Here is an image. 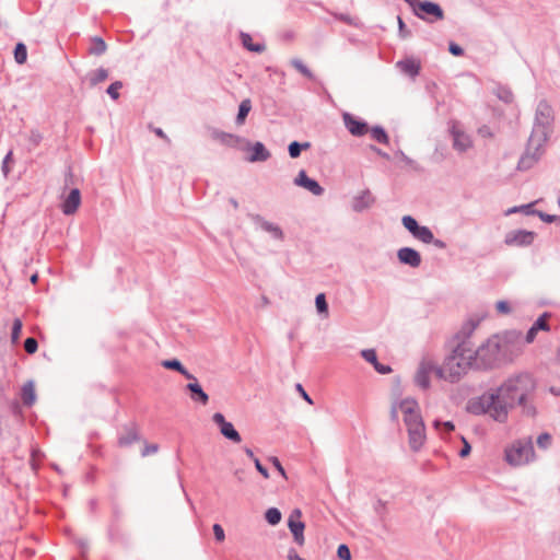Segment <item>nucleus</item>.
<instances>
[{
  "mask_svg": "<svg viewBox=\"0 0 560 560\" xmlns=\"http://www.w3.org/2000/svg\"><path fill=\"white\" fill-rule=\"evenodd\" d=\"M537 381L529 372L510 375L500 386L490 388L481 396L468 400L466 410L475 416L489 415L494 421H508L510 410L521 408L523 416L535 418L534 398Z\"/></svg>",
  "mask_w": 560,
  "mask_h": 560,
  "instance_id": "1",
  "label": "nucleus"
},
{
  "mask_svg": "<svg viewBox=\"0 0 560 560\" xmlns=\"http://www.w3.org/2000/svg\"><path fill=\"white\" fill-rule=\"evenodd\" d=\"M472 366H475L472 350L466 348L465 342H458L453 351L444 359L443 364L436 368L435 372L440 378L455 383Z\"/></svg>",
  "mask_w": 560,
  "mask_h": 560,
  "instance_id": "2",
  "label": "nucleus"
},
{
  "mask_svg": "<svg viewBox=\"0 0 560 560\" xmlns=\"http://www.w3.org/2000/svg\"><path fill=\"white\" fill-rule=\"evenodd\" d=\"M509 352L510 346L506 342H501L495 336L489 338L477 350L472 351L475 368L479 370L499 368L511 360Z\"/></svg>",
  "mask_w": 560,
  "mask_h": 560,
  "instance_id": "3",
  "label": "nucleus"
},
{
  "mask_svg": "<svg viewBox=\"0 0 560 560\" xmlns=\"http://www.w3.org/2000/svg\"><path fill=\"white\" fill-rule=\"evenodd\" d=\"M418 402L412 398L400 401L404 412V422L407 427L409 446L413 452L420 451L425 441V425L421 415L417 411Z\"/></svg>",
  "mask_w": 560,
  "mask_h": 560,
  "instance_id": "4",
  "label": "nucleus"
},
{
  "mask_svg": "<svg viewBox=\"0 0 560 560\" xmlns=\"http://www.w3.org/2000/svg\"><path fill=\"white\" fill-rule=\"evenodd\" d=\"M553 119V110L549 103L546 100L539 101L535 113L534 127L529 136L532 144L538 141V145H544L547 142Z\"/></svg>",
  "mask_w": 560,
  "mask_h": 560,
  "instance_id": "5",
  "label": "nucleus"
},
{
  "mask_svg": "<svg viewBox=\"0 0 560 560\" xmlns=\"http://www.w3.org/2000/svg\"><path fill=\"white\" fill-rule=\"evenodd\" d=\"M535 457L532 439L517 440L505 450V460L512 466L528 464Z\"/></svg>",
  "mask_w": 560,
  "mask_h": 560,
  "instance_id": "6",
  "label": "nucleus"
},
{
  "mask_svg": "<svg viewBox=\"0 0 560 560\" xmlns=\"http://www.w3.org/2000/svg\"><path fill=\"white\" fill-rule=\"evenodd\" d=\"M411 10L418 19L428 23H434L444 19L442 7L430 0H418Z\"/></svg>",
  "mask_w": 560,
  "mask_h": 560,
  "instance_id": "7",
  "label": "nucleus"
},
{
  "mask_svg": "<svg viewBox=\"0 0 560 560\" xmlns=\"http://www.w3.org/2000/svg\"><path fill=\"white\" fill-rule=\"evenodd\" d=\"M536 236L537 234L534 231L513 230L505 234L504 244L515 247H528L534 243Z\"/></svg>",
  "mask_w": 560,
  "mask_h": 560,
  "instance_id": "8",
  "label": "nucleus"
},
{
  "mask_svg": "<svg viewBox=\"0 0 560 560\" xmlns=\"http://www.w3.org/2000/svg\"><path fill=\"white\" fill-rule=\"evenodd\" d=\"M542 147L544 145H538V141L536 143L532 144L530 137H529L527 145H526V150L522 154L521 159L518 160L517 170L518 171H527V170L532 168L535 165V163H537L538 160L540 159V156L542 154V151H541Z\"/></svg>",
  "mask_w": 560,
  "mask_h": 560,
  "instance_id": "9",
  "label": "nucleus"
},
{
  "mask_svg": "<svg viewBox=\"0 0 560 560\" xmlns=\"http://www.w3.org/2000/svg\"><path fill=\"white\" fill-rule=\"evenodd\" d=\"M341 117L346 129L351 136L360 138L369 132L370 126L366 120L348 112L342 113Z\"/></svg>",
  "mask_w": 560,
  "mask_h": 560,
  "instance_id": "10",
  "label": "nucleus"
},
{
  "mask_svg": "<svg viewBox=\"0 0 560 560\" xmlns=\"http://www.w3.org/2000/svg\"><path fill=\"white\" fill-rule=\"evenodd\" d=\"M212 421L218 425L220 433L233 443H241L242 436L235 429L234 424L228 421L223 413L215 412L212 416Z\"/></svg>",
  "mask_w": 560,
  "mask_h": 560,
  "instance_id": "11",
  "label": "nucleus"
},
{
  "mask_svg": "<svg viewBox=\"0 0 560 560\" xmlns=\"http://www.w3.org/2000/svg\"><path fill=\"white\" fill-rule=\"evenodd\" d=\"M302 512L299 509H294L289 518L288 527L293 536V540L299 545L303 546L305 542L304 529L305 524L301 521Z\"/></svg>",
  "mask_w": 560,
  "mask_h": 560,
  "instance_id": "12",
  "label": "nucleus"
},
{
  "mask_svg": "<svg viewBox=\"0 0 560 560\" xmlns=\"http://www.w3.org/2000/svg\"><path fill=\"white\" fill-rule=\"evenodd\" d=\"M242 151L249 152V155L246 158V160L250 163L265 162L271 156L270 151L260 141L252 143L249 140L246 139L244 148H242Z\"/></svg>",
  "mask_w": 560,
  "mask_h": 560,
  "instance_id": "13",
  "label": "nucleus"
},
{
  "mask_svg": "<svg viewBox=\"0 0 560 560\" xmlns=\"http://www.w3.org/2000/svg\"><path fill=\"white\" fill-rule=\"evenodd\" d=\"M294 185L302 187L314 196H322L325 191L324 187L315 179L307 175L306 171L301 170L293 180Z\"/></svg>",
  "mask_w": 560,
  "mask_h": 560,
  "instance_id": "14",
  "label": "nucleus"
},
{
  "mask_svg": "<svg viewBox=\"0 0 560 560\" xmlns=\"http://www.w3.org/2000/svg\"><path fill=\"white\" fill-rule=\"evenodd\" d=\"M397 259L401 265L411 268H418L421 265L422 258L420 253L412 247H401L397 250Z\"/></svg>",
  "mask_w": 560,
  "mask_h": 560,
  "instance_id": "15",
  "label": "nucleus"
},
{
  "mask_svg": "<svg viewBox=\"0 0 560 560\" xmlns=\"http://www.w3.org/2000/svg\"><path fill=\"white\" fill-rule=\"evenodd\" d=\"M81 205V191L79 188H72L61 202V211L65 215L74 214Z\"/></svg>",
  "mask_w": 560,
  "mask_h": 560,
  "instance_id": "16",
  "label": "nucleus"
},
{
  "mask_svg": "<svg viewBox=\"0 0 560 560\" xmlns=\"http://www.w3.org/2000/svg\"><path fill=\"white\" fill-rule=\"evenodd\" d=\"M395 67L405 75L415 79L420 74L421 71V62L415 57H406L404 59L398 60L395 63Z\"/></svg>",
  "mask_w": 560,
  "mask_h": 560,
  "instance_id": "17",
  "label": "nucleus"
},
{
  "mask_svg": "<svg viewBox=\"0 0 560 560\" xmlns=\"http://www.w3.org/2000/svg\"><path fill=\"white\" fill-rule=\"evenodd\" d=\"M140 439L141 436L139 434L137 424L135 422H129L122 427L121 432L119 433L118 445L121 447H127L135 442L140 441Z\"/></svg>",
  "mask_w": 560,
  "mask_h": 560,
  "instance_id": "18",
  "label": "nucleus"
},
{
  "mask_svg": "<svg viewBox=\"0 0 560 560\" xmlns=\"http://www.w3.org/2000/svg\"><path fill=\"white\" fill-rule=\"evenodd\" d=\"M212 137H213V139L220 141L221 144L229 147V148L238 149V150H242V148H244V143L246 141V138H244V137L224 132L221 130H214L212 132Z\"/></svg>",
  "mask_w": 560,
  "mask_h": 560,
  "instance_id": "19",
  "label": "nucleus"
},
{
  "mask_svg": "<svg viewBox=\"0 0 560 560\" xmlns=\"http://www.w3.org/2000/svg\"><path fill=\"white\" fill-rule=\"evenodd\" d=\"M252 220L254 221L255 224L259 225L261 230L269 233L272 236V238L279 241H282L284 238L282 229L279 225L265 220L260 214H253Z\"/></svg>",
  "mask_w": 560,
  "mask_h": 560,
  "instance_id": "20",
  "label": "nucleus"
},
{
  "mask_svg": "<svg viewBox=\"0 0 560 560\" xmlns=\"http://www.w3.org/2000/svg\"><path fill=\"white\" fill-rule=\"evenodd\" d=\"M481 318L479 317H469L460 327L458 332L455 335V338L458 340V342H465L466 348H468V341L467 339L472 335L475 329L480 324Z\"/></svg>",
  "mask_w": 560,
  "mask_h": 560,
  "instance_id": "21",
  "label": "nucleus"
},
{
  "mask_svg": "<svg viewBox=\"0 0 560 560\" xmlns=\"http://www.w3.org/2000/svg\"><path fill=\"white\" fill-rule=\"evenodd\" d=\"M185 389L188 392L189 397L192 401L199 402L203 406L209 402V395L203 390L198 380H195V382H189L185 386Z\"/></svg>",
  "mask_w": 560,
  "mask_h": 560,
  "instance_id": "22",
  "label": "nucleus"
},
{
  "mask_svg": "<svg viewBox=\"0 0 560 560\" xmlns=\"http://www.w3.org/2000/svg\"><path fill=\"white\" fill-rule=\"evenodd\" d=\"M375 202V198L371 194L370 189L362 190L358 196L352 199V209L355 212H363L369 209Z\"/></svg>",
  "mask_w": 560,
  "mask_h": 560,
  "instance_id": "23",
  "label": "nucleus"
},
{
  "mask_svg": "<svg viewBox=\"0 0 560 560\" xmlns=\"http://www.w3.org/2000/svg\"><path fill=\"white\" fill-rule=\"evenodd\" d=\"M361 357L366 362L371 363L377 373L385 375V374H389L392 372V368L388 364H383V363L378 362L375 349L362 350Z\"/></svg>",
  "mask_w": 560,
  "mask_h": 560,
  "instance_id": "24",
  "label": "nucleus"
},
{
  "mask_svg": "<svg viewBox=\"0 0 560 560\" xmlns=\"http://www.w3.org/2000/svg\"><path fill=\"white\" fill-rule=\"evenodd\" d=\"M238 37L242 47L250 52L262 54L266 50V44L264 42L254 43L252 35L247 32L240 31Z\"/></svg>",
  "mask_w": 560,
  "mask_h": 560,
  "instance_id": "25",
  "label": "nucleus"
},
{
  "mask_svg": "<svg viewBox=\"0 0 560 560\" xmlns=\"http://www.w3.org/2000/svg\"><path fill=\"white\" fill-rule=\"evenodd\" d=\"M548 316H549L548 313H544L534 322L532 327L526 332V336H525L526 342H528V343L533 342L539 330H546V331L549 330V325L547 323Z\"/></svg>",
  "mask_w": 560,
  "mask_h": 560,
  "instance_id": "26",
  "label": "nucleus"
},
{
  "mask_svg": "<svg viewBox=\"0 0 560 560\" xmlns=\"http://www.w3.org/2000/svg\"><path fill=\"white\" fill-rule=\"evenodd\" d=\"M433 370V365L422 362L416 373L415 382L422 389L430 387V373Z\"/></svg>",
  "mask_w": 560,
  "mask_h": 560,
  "instance_id": "27",
  "label": "nucleus"
},
{
  "mask_svg": "<svg viewBox=\"0 0 560 560\" xmlns=\"http://www.w3.org/2000/svg\"><path fill=\"white\" fill-rule=\"evenodd\" d=\"M21 399L26 407H32L36 401V393L33 381L26 382L21 389Z\"/></svg>",
  "mask_w": 560,
  "mask_h": 560,
  "instance_id": "28",
  "label": "nucleus"
},
{
  "mask_svg": "<svg viewBox=\"0 0 560 560\" xmlns=\"http://www.w3.org/2000/svg\"><path fill=\"white\" fill-rule=\"evenodd\" d=\"M492 93L505 104H512L514 101V94L508 85L497 83Z\"/></svg>",
  "mask_w": 560,
  "mask_h": 560,
  "instance_id": "29",
  "label": "nucleus"
},
{
  "mask_svg": "<svg viewBox=\"0 0 560 560\" xmlns=\"http://www.w3.org/2000/svg\"><path fill=\"white\" fill-rule=\"evenodd\" d=\"M453 147L459 152H465L470 147V141L463 132L453 130Z\"/></svg>",
  "mask_w": 560,
  "mask_h": 560,
  "instance_id": "30",
  "label": "nucleus"
},
{
  "mask_svg": "<svg viewBox=\"0 0 560 560\" xmlns=\"http://www.w3.org/2000/svg\"><path fill=\"white\" fill-rule=\"evenodd\" d=\"M250 109H252V102L249 98H245L240 103L237 115L235 118V124L237 126L244 125Z\"/></svg>",
  "mask_w": 560,
  "mask_h": 560,
  "instance_id": "31",
  "label": "nucleus"
},
{
  "mask_svg": "<svg viewBox=\"0 0 560 560\" xmlns=\"http://www.w3.org/2000/svg\"><path fill=\"white\" fill-rule=\"evenodd\" d=\"M369 132L371 133V137L373 140L381 144H388L389 143V136L384 127L376 125L370 128Z\"/></svg>",
  "mask_w": 560,
  "mask_h": 560,
  "instance_id": "32",
  "label": "nucleus"
},
{
  "mask_svg": "<svg viewBox=\"0 0 560 560\" xmlns=\"http://www.w3.org/2000/svg\"><path fill=\"white\" fill-rule=\"evenodd\" d=\"M311 142H299V141H292L288 145V153L291 159H298L300 158L303 150H308L311 148Z\"/></svg>",
  "mask_w": 560,
  "mask_h": 560,
  "instance_id": "33",
  "label": "nucleus"
},
{
  "mask_svg": "<svg viewBox=\"0 0 560 560\" xmlns=\"http://www.w3.org/2000/svg\"><path fill=\"white\" fill-rule=\"evenodd\" d=\"M108 78V70L101 67L88 73V80L91 86H96L98 83Z\"/></svg>",
  "mask_w": 560,
  "mask_h": 560,
  "instance_id": "34",
  "label": "nucleus"
},
{
  "mask_svg": "<svg viewBox=\"0 0 560 560\" xmlns=\"http://www.w3.org/2000/svg\"><path fill=\"white\" fill-rule=\"evenodd\" d=\"M107 49V44L101 36H94L91 39V46L89 48V52L94 56H101L105 54Z\"/></svg>",
  "mask_w": 560,
  "mask_h": 560,
  "instance_id": "35",
  "label": "nucleus"
},
{
  "mask_svg": "<svg viewBox=\"0 0 560 560\" xmlns=\"http://www.w3.org/2000/svg\"><path fill=\"white\" fill-rule=\"evenodd\" d=\"M412 236L424 244H431L433 232L425 225H420Z\"/></svg>",
  "mask_w": 560,
  "mask_h": 560,
  "instance_id": "36",
  "label": "nucleus"
},
{
  "mask_svg": "<svg viewBox=\"0 0 560 560\" xmlns=\"http://www.w3.org/2000/svg\"><path fill=\"white\" fill-rule=\"evenodd\" d=\"M281 518L282 514L278 508H269L265 512V520L271 526L278 525Z\"/></svg>",
  "mask_w": 560,
  "mask_h": 560,
  "instance_id": "37",
  "label": "nucleus"
},
{
  "mask_svg": "<svg viewBox=\"0 0 560 560\" xmlns=\"http://www.w3.org/2000/svg\"><path fill=\"white\" fill-rule=\"evenodd\" d=\"M14 60L18 65H23L27 59V47L24 43L20 42L15 45L14 50Z\"/></svg>",
  "mask_w": 560,
  "mask_h": 560,
  "instance_id": "38",
  "label": "nucleus"
},
{
  "mask_svg": "<svg viewBox=\"0 0 560 560\" xmlns=\"http://www.w3.org/2000/svg\"><path fill=\"white\" fill-rule=\"evenodd\" d=\"M316 311L320 316L327 317L329 314L328 303L325 293H318L315 298Z\"/></svg>",
  "mask_w": 560,
  "mask_h": 560,
  "instance_id": "39",
  "label": "nucleus"
},
{
  "mask_svg": "<svg viewBox=\"0 0 560 560\" xmlns=\"http://www.w3.org/2000/svg\"><path fill=\"white\" fill-rule=\"evenodd\" d=\"M291 65L307 79L315 80L314 73L306 67V65H304V62L301 59H292Z\"/></svg>",
  "mask_w": 560,
  "mask_h": 560,
  "instance_id": "40",
  "label": "nucleus"
},
{
  "mask_svg": "<svg viewBox=\"0 0 560 560\" xmlns=\"http://www.w3.org/2000/svg\"><path fill=\"white\" fill-rule=\"evenodd\" d=\"M433 427L441 434L451 433L455 430V424L452 421H441L439 419L433 421Z\"/></svg>",
  "mask_w": 560,
  "mask_h": 560,
  "instance_id": "41",
  "label": "nucleus"
},
{
  "mask_svg": "<svg viewBox=\"0 0 560 560\" xmlns=\"http://www.w3.org/2000/svg\"><path fill=\"white\" fill-rule=\"evenodd\" d=\"M23 323L20 318H14L11 327V342L18 343L22 332Z\"/></svg>",
  "mask_w": 560,
  "mask_h": 560,
  "instance_id": "42",
  "label": "nucleus"
},
{
  "mask_svg": "<svg viewBox=\"0 0 560 560\" xmlns=\"http://www.w3.org/2000/svg\"><path fill=\"white\" fill-rule=\"evenodd\" d=\"M402 226L412 235L420 226L419 222L412 215L401 218Z\"/></svg>",
  "mask_w": 560,
  "mask_h": 560,
  "instance_id": "43",
  "label": "nucleus"
},
{
  "mask_svg": "<svg viewBox=\"0 0 560 560\" xmlns=\"http://www.w3.org/2000/svg\"><path fill=\"white\" fill-rule=\"evenodd\" d=\"M161 365L166 369V370H172V371H176L178 372L179 374L182 373V371L185 369V366L183 365V363L176 359V358H173V359H167V360H163Z\"/></svg>",
  "mask_w": 560,
  "mask_h": 560,
  "instance_id": "44",
  "label": "nucleus"
},
{
  "mask_svg": "<svg viewBox=\"0 0 560 560\" xmlns=\"http://www.w3.org/2000/svg\"><path fill=\"white\" fill-rule=\"evenodd\" d=\"M533 206H534V203H527V205H522V206H514V207L510 208L505 212V214L509 215V214L516 213V212H523L526 215H534L536 209H534Z\"/></svg>",
  "mask_w": 560,
  "mask_h": 560,
  "instance_id": "45",
  "label": "nucleus"
},
{
  "mask_svg": "<svg viewBox=\"0 0 560 560\" xmlns=\"http://www.w3.org/2000/svg\"><path fill=\"white\" fill-rule=\"evenodd\" d=\"M13 151L10 150L3 158L2 164H1V172L4 177H8L11 173V166L10 164L13 163Z\"/></svg>",
  "mask_w": 560,
  "mask_h": 560,
  "instance_id": "46",
  "label": "nucleus"
},
{
  "mask_svg": "<svg viewBox=\"0 0 560 560\" xmlns=\"http://www.w3.org/2000/svg\"><path fill=\"white\" fill-rule=\"evenodd\" d=\"M122 88L121 81H115L106 90V93L113 101H117L119 98V90Z\"/></svg>",
  "mask_w": 560,
  "mask_h": 560,
  "instance_id": "47",
  "label": "nucleus"
},
{
  "mask_svg": "<svg viewBox=\"0 0 560 560\" xmlns=\"http://www.w3.org/2000/svg\"><path fill=\"white\" fill-rule=\"evenodd\" d=\"M397 24H398L399 38H401V39L409 38L411 36V31L407 28V25L400 15L397 16Z\"/></svg>",
  "mask_w": 560,
  "mask_h": 560,
  "instance_id": "48",
  "label": "nucleus"
},
{
  "mask_svg": "<svg viewBox=\"0 0 560 560\" xmlns=\"http://www.w3.org/2000/svg\"><path fill=\"white\" fill-rule=\"evenodd\" d=\"M534 215H537L545 223H560V217L556 214H549L544 211L536 210Z\"/></svg>",
  "mask_w": 560,
  "mask_h": 560,
  "instance_id": "49",
  "label": "nucleus"
},
{
  "mask_svg": "<svg viewBox=\"0 0 560 560\" xmlns=\"http://www.w3.org/2000/svg\"><path fill=\"white\" fill-rule=\"evenodd\" d=\"M551 441H552V436L549 433L544 432L538 435L537 445H538V447L546 450L551 445Z\"/></svg>",
  "mask_w": 560,
  "mask_h": 560,
  "instance_id": "50",
  "label": "nucleus"
},
{
  "mask_svg": "<svg viewBox=\"0 0 560 560\" xmlns=\"http://www.w3.org/2000/svg\"><path fill=\"white\" fill-rule=\"evenodd\" d=\"M24 349L28 354H33L38 349V342L34 337H28L24 340Z\"/></svg>",
  "mask_w": 560,
  "mask_h": 560,
  "instance_id": "51",
  "label": "nucleus"
},
{
  "mask_svg": "<svg viewBox=\"0 0 560 560\" xmlns=\"http://www.w3.org/2000/svg\"><path fill=\"white\" fill-rule=\"evenodd\" d=\"M337 556L340 560H351L350 548L346 544H340L337 548Z\"/></svg>",
  "mask_w": 560,
  "mask_h": 560,
  "instance_id": "52",
  "label": "nucleus"
},
{
  "mask_svg": "<svg viewBox=\"0 0 560 560\" xmlns=\"http://www.w3.org/2000/svg\"><path fill=\"white\" fill-rule=\"evenodd\" d=\"M42 140H43V135L37 129L31 130L30 136H28V141L33 148H36L37 145H39Z\"/></svg>",
  "mask_w": 560,
  "mask_h": 560,
  "instance_id": "53",
  "label": "nucleus"
},
{
  "mask_svg": "<svg viewBox=\"0 0 560 560\" xmlns=\"http://www.w3.org/2000/svg\"><path fill=\"white\" fill-rule=\"evenodd\" d=\"M448 51L455 57H462L464 55V48L455 42L448 43Z\"/></svg>",
  "mask_w": 560,
  "mask_h": 560,
  "instance_id": "54",
  "label": "nucleus"
},
{
  "mask_svg": "<svg viewBox=\"0 0 560 560\" xmlns=\"http://www.w3.org/2000/svg\"><path fill=\"white\" fill-rule=\"evenodd\" d=\"M212 530H213V535H214V538L217 541L221 542L225 539L224 529L220 524H218V523L213 524Z\"/></svg>",
  "mask_w": 560,
  "mask_h": 560,
  "instance_id": "55",
  "label": "nucleus"
},
{
  "mask_svg": "<svg viewBox=\"0 0 560 560\" xmlns=\"http://www.w3.org/2000/svg\"><path fill=\"white\" fill-rule=\"evenodd\" d=\"M460 440L463 442V447L459 450L458 455L459 457L465 458L470 454L471 445L464 436H460Z\"/></svg>",
  "mask_w": 560,
  "mask_h": 560,
  "instance_id": "56",
  "label": "nucleus"
},
{
  "mask_svg": "<svg viewBox=\"0 0 560 560\" xmlns=\"http://www.w3.org/2000/svg\"><path fill=\"white\" fill-rule=\"evenodd\" d=\"M495 308L501 314H509L511 312V306L508 301L501 300L495 304Z\"/></svg>",
  "mask_w": 560,
  "mask_h": 560,
  "instance_id": "57",
  "label": "nucleus"
},
{
  "mask_svg": "<svg viewBox=\"0 0 560 560\" xmlns=\"http://www.w3.org/2000/svg\"><path fill=\"white\" fill-rule=\"evenodd\" d=\"M270 462L272 463L273 467L279 471V474L283 477V478H288L287 477V472H285V469L283 468L281 462L279 460L278 457L276 456H272L270 457Z\"/></svg>",
  "mask_w": 560,
  "mask_h": 560,
  "instance_id": "58",
  "label": "nucleus"
},
{
  "mask_svg": "<svg viewBox=\"0 0 560 560\" xmlns=\"http://www.w3.org/2000/svg\"><path fill=\"white\" fill-rule=\"evenodd\" d=\"M254 464H255V467L257 469V471L264 477V478H269V471L268 469L261 464V462L259 460V458H254Z\"/></svg>",
  "mask_w": 560,
  "mask_h": 560,
  "instance_id": "59",
  "label": "nucleus"
},
{
  "mask_svg": "<svg viewBox=\"0 0 560 560\" xmlns=\"http://www.w3.org/2000/svg\"><path fill=\"white\" fill-rule=\"evenodd\" d=\"M295 389L296 392L300 393L301 397L310 405H313V399L312 397L305 392L304 387L302 386V384L300 383H296L295 384Z\"/></svg>",
  "mask_w": 560,
  "mask_h": 560,
  "instance_id": "60",
  "label": "nucleus"
},
{
  "mask_svg": "<svg viewBox=\"0 0 560 560\" xmlns=\"http://www.w3.org/2000/svg\"><path fill=\"white\" fill-rule=\"evenodd\" d=\"M158 450H159V445L158 444H147L144 446V448L142 450L141 455L144 457V456H148V455L156 453Z\"/></svg>",
  "mask_w": 560,
  "mask_h": 560,
  "instance_id": "61",
  "label": "nucleus"
},
{
  "mask_svg": "<svg viewBox=\"0 0 560 560\" xmlns=\"http://www.w3.org/2000/svg\"><path fill=\"white\" fill-rule=\"evenodd\" d=\"M150 129L155 133L156 137L163 139L167 143L171 142V139L167 137V135L163 131L162 128L150 126Z\"/></svg>",
  "mask_w": 560,
  "mask_h": 560,
  "instance_id": "62",
  "label": "nucleus"
},
{
  "mask_svg": "<svg viewBox=\"0 0 560 560\" xmlns=\"http://www.w3.org/2000/svg\"><path fill=\"white\" fill-rule=\"evenodd\" d=\"M396 155H397L398 158H400V160H401L402 162H405L407 165H410V166H412V167H415V168H416V166H415V165H416V162H415L412 159H410L409 156H407V155L404 153V151L398 150V151L396 152Z\"/></svg>",
  "mask_w": 560,
  "mask_h": 560,
  "instance_id": "63",
  "label": "nucleus"
},
{
  "mask_svg": "<svg viewBox=\"0 0 560 560\" xmlns=\"http://www.w3.org/2000/svg\"><path fill=\"white\" fill-rule=\"evenodd\" d=\"M478 135L483 138H492L493 137V132H492L491 128L487 125H483L478 129Z\"/></svg>",
  "mask_w": 560,
  "mask_h": 560,
  "instance_id": "64",
  "label": "nucleus"
}]
</instances>
